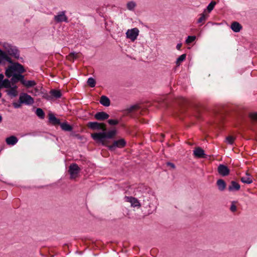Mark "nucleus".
<instances>
[{"mask_svg": "<svg viewBox=\"0 0 257 257\" xmlns=\"http://www.w3.org/2000/svg\"><path fill=\"white\" fill-rule=\"evenodd\" d=\"M2 93L0 92V98L2 97Z\"/></svg>", "mask_w": 257, "mask_h": 257, "instance_id": "obj_49", "label": "nucleus"}, {"mask_svg": "<svg viewBox=\"0 0 257 257\" xmlns=\"http://www.w3.org/2000/svg\"><path fill=\"white\" fill-rule=\"evenodd\" d=\"M126 145V141L122 138L114 141L110 145L107 144V146H104V147H107L110 151L112 152L115 151L116 148H123L125 147Z\"/></svg>", "mask_w": 257, "mask_h": 257, "instance_id": "obj_4", "label": "nucleus"}, {"mask_svg": "<svg viewBox=\"0 0 257 257\" xmlns=\"http://www.w3.org/2000/svg\"><path fill=\"white\" fill-rule=\"evenodd\" d=\"M240 189V185L235 181H231L230 184L228 187V190L229 192L237 191Z\"/></svg>", "mask_w": 257, "mask_h": 257, "instance_id": "obj_15", "label": "nucleus"}, {"mask_svg": "<svg viewBox=\"0 0 257 257\" xmlns=\"http://www.w3.org/2000/svg\"><path fill=\"white\" fill-rule=\"evenodd\" d=\"M13 64L12 67H14V70L15 72H17L18 74H21L25 72V69L24 66L18 62L11 63Z\"/></svg>", "mask_w": 257, "mask_h": 257, "instance_id": "obj_14", "label": "nucleus"}, {"mask_svg": "<svg viewBox=\"0 0 257 257\" xmlns=\"http://www.w3.org/2000/svg\"><path fill=\"white\" fill-rule=\"evenodd\" d=\"M49 121L54 125H59L61 123L60 119L52 113H49Z\"/></svg>", "mask_w": 257, "mask_h": 257, "instance_id": "obj_16", "label": "nucleus"}, {"mask_svg": "<svg viewBox=\"0 0 257 257\" xmlns=\"http://www.w3.org/2000/svg\"><path fill=\"white\" fill-rule=\"evenodd\" d=\"M36 114L41 119H43L45 117L44 111L41 108H37L36 109Z\"/></svg>", "mask_w": 257, "mask_h": 257, "instance_id": "obj_27", "label": "nucleus"}, {"mask_svg": "<svg viewBox=\"0 0 257 257\" xmlns=\"http://www.w3.org/2000/svg\"><path fill=\"white\" fill-rule=\"evenodd\" d=\"M249 116L252 120L257 121V112L250 113L249 115Z\"/></svg>", "mask_w": 257, "mask_h": 257, "instance_id": "obj_40", "label": "nucleus"}, {"mask_svg": "<svg viewBox=\"0 0 257 257\" xmlns=\"http://www.w3.org/2000/svg\"><path fill=\"white\" fill-rule=\"evenodd\" d=\"M207 16L206 14H205L204 13L202 14L201 15V17L197 20V23H202V22L205 21V20L207 18Z\"/></svg>", "mask_w": 257, "mask_h": 257, "instance_id": "obj_38", "label": "nucleus"}, {"mask_svg": "<svg viewBox=\"0 0 257 257\" xmlns=\"http://www.w3.org/2000/svg\"><path fill=\"white\" fill-rule=\"evenodd\" d=\"M196 38V37L195 36H189L185 41L186 43L189 44L195 41Z\"/></svg>", "mask_w": 257, "mask_h": 257, "instance_id": "obj_36", "label": "nucleus"}, {"mask_svg": "<svg viewBox=\"0 0 257 257\" xmlns=\"http://www.w3.org/2000/svg\"><path fill=\"white\" fill-rule=\"evenodd\" d=\"M0 57L3 59L8 62L9 63H13V61L11 57H10L6 52L2 51L0 49Z\"/></svg>", "mask_w": 257, "mask_h": 257, "instance_id": "obj_24", "label": "nucleus"}, {"mask_svg": "<svg viewBox=\"0 0 257 257\" xmlns=\"http://www.w3.org/2000/svg\"><path fill=\"white\" fill-rule=\"evenodd\" d=\"M186 57V54H183L181 55V56H180L177 58V60L176 61V65L177 66H180L181 63L183 61H184L185 60Z\"/></svg>", "mask_w": 257, "mask_h": 257, "instance_id": "obj_29", "label": "nucleus"}, {"mask_svg": "<svg viewBox=\"0 0 257 257\" xmlns=\"http://www.w3.org/2000/svg\"><path fill=\"white\" fill-rule=\"evenodd\" d=\"M181 46H182V43H178L176 46L177 49L178 50H180Z\"/></svg>", "mask_w": 257, "mask_h": 257, "instance_id": "obj_46", "label": "nucleus"}, {"mask_svg": "<svg viewBox=\"0 0 257 257\" xmlns=\"http://www.w3.org/2000/svg\"><path fill=\"white\" fill-rule=\"evenodd\" d=\"M78 58L77 54L74 52H71L67 56V59L69 61H74L75 59Z\"/></svg>", "mask_w": 257, "mask_h": 257, "instance_id": "obj_31", "label": "nucleus"}, {"mask_svg": "<svg viewBox=\"0 0 257 257\" xmlns=\"http://www.w3.org/2000/svg\"><path fill=\"white\" fill-rule=\"evenodd\" d=\"M137 108V105H134L131 106L127 110L128 112H132L134 110Z\"/></svg>", "mask_w": 257, "mask_h": 257, "instance_id": "obj_43", "label": "nucleus"}, {"mask_svg": "<svg viewBox=\"0 0 257 257\" xmlns=\"http://www.w3.org/2000/svg\"><path fill=\"white\" fill-rule=\"evenodd\" d=\"M61 129L66 132H71L73 130V127L72 125L68 123L67 122H61L59 124Z\"/></svg>", "mask_w": 257, "mask_h": 257, "instance_id": "obj_22", "label": "nucleus"}, {"mask_svg": "<svg viewBox=\"0 0 257 257\" xmlns=\"http://www.w3.org/2000/svg\"><path fill=\"white\" fill-rule=\"evenodd\" d=\"M235 201H233L231 203V205L230 206V210L232 211V212H235L236 211V205H235Z\"/></svg>", "mask_w": 257, "mask_h": 257, "instance_id": "obj_42", "label": "nucleus"}, {"mask_svg": "<svg viewBox=\"0 0 257 257\" xmlns=\"http://www.w3.org/2000/svg\"><path fill=\"white\" fill-rule=\"evenodd\" d=\"M139 33V31L136 28L128 30L126 33V38L130 39L132 41H134L137 39Z\"/></svg>", "mask_w": 257, "mask_h": 257, "instance_id": "obj_7", "label": "nucleus"}, {"mask_svg": "<svg viewBox=\"0 0 257 257\" xmlns=\"http://www.w3.org/2000/svg\"><path fill=\"white\" fill-rule=\"evenodd\" d=\"M166 165H167V166L170 167V168H171L172 169H174L176 168L175 164L174 163L170 162H167Z\"/></svg>", "mask_w": 257, "mask_h": 257, "instance_id": "obj_44", "label": "nucleus"}, {"mask_svg": "<svg viewBox=\"0 0 257 257\" xmlns=\"http://www.w3.org/2000/svg\"><path fill=\"white\" fill-rule=\"evenodd\" d=\"M15 72V71L14 70V67H12V66H10L6 69L5 72V75L7 77L10 78L11 77H13V75L14 74V73Z\"/></svg>", "mask_w": 257, "mask_h": 257, "instance_id": "obj_26", "label": "nucleus"}, {"mask_svg": "<svg viewBox=\"0 0 257 257\" xmlns=\"http://www.w3.org/2000/svg\"><path fill=\"white\" fill-rule=\"evenodd\" d=\"M217 171L219 175L223 177L228 176L230 173V170L228 167L223 164H220L217 168Z\"/></svg>", "mask_w": 257, "mask_h": 257, "instance_id": "obj_9", "label": "nucleus"}, {"mask_svg": "<svg viewBox=\"0 0 257 257\" xmlns=\"http://www.w3.org/2000/svg\"><path fill=\"white\" fill-rule=\"evenodd\" d=\"M178 103H179V105H181L187 103V101L185 98L181 97L179 99Z\"/></svg>", "mask_w": 257, "mask_h": 257, "instance_id": "obj_41", "label": "nucleus"}, {"mask_svg": "<svg viewBox=\"0 0 257 257\" xmlns=\"http://www.w3.org/2000/svg\"><path fill=\"white\" fill-rule=\"evenodd\" d=\"M81 171V169L76 163L70 164L68 168V173L70 174V178L71 179H75L76 178Z\"/></svg>", "mask_w": 257, "mask_h": 257, "instance_id": "obj_5", "label": "nucleus"}, {"mask_svg": "<svg viewBox=\"0 0 257 257\" xmlns=\"http://www.w3.org/2000/svg\"><path fill=\"white\" fill-rule=\"evenodd\" d=\"M193 155L197 158H207V155L204 153V151L201 147H197L193 151Z\"/></svg>", "mask_w": 257, "mask_h": 257, "instance_id": "obj_10", "label": "nucleus"}, {"mask_svg": "<svg viewBox=\"0 0 257 257\" xmlns=\"http://www.w3.org/2000/svg\"><path fill=\"white\" fill-rule=\"evenodd\" d=\"M216 185L220 191H223L226 187L225 181L222 179H219L217 181Z\"/></svg>", "mask_w": 257, "mask_h": 257, "instance_id": "obj_17", "label": "nucleus"}, {"mask_svg": "<svg viewBox=\"0 0 257 257\" xmlns=\"http://www.w3.org/2000/svg\"><path fill=\"white\" fill-rule=\"evenodd\" d=\"M125 199L127 202L131 203L132 206L134 207L141 206V204L137 198L132 196H125Z\"/></svg>", "mask_w": 257, "mask_h": 257, "instance_id": "obj_13", "label": "nucleus"}, {"mask_svg": "<svg viewBox=\"0 0 257 257\" xmlns=\"http://www.w3.org/2000/svg\"><path fill=\"white\" fill-rule=\"evenodd\" d=\"M136 7V4L134 1L129 2L127 3L126 5L127 9L130 11L134 10Z\"/></svg>", "mask_w": 257, "mask_h": 257, "instance_id": "obj_33", "label": "nucleus"}, {"mask_svg": "<svg viewBox=\"0 0 257 257\" xmlns=\"http://www.w3.org/2000/svg\"><path fill=\"white\" fill-rule=\"evenodd\" d=\"M107 122L109 124L111 125H115L119 123L118 120H117L116 119H108Z\"/></svg>", "mask_w": 257, "mask_h": 257, "instance_id": "obj_39", "label": "nucleus"}, {"mask_svg": "<svg viewBox=\"0 0 257 257\" xmlns=\"http://www.w3.org/2000/svg\"><path fill=\"white\" fill-rule=\"evenodd\" d=\"M54 21L58 23L63 22L68 23V18L65 15V11H61L58 13V14L54 16Z\"/></svg>", "mask_w": 257, "mask_h": 257, "instance_id": "obj_8", "label": "nucleus"}, {"mask_svg": "<svg viewBox=\"0 0 257 257\" xmlns=\"http://www.w3.org/2000/svg\"><path fill=\"white\" fill-rule=\"evenodd\" d=\"M223 119V116H221V118H220V119Z\"/></svg>", "mask_w": 257, "mask_h": 257, "instance_id": "obj_50", "label": "nucleus"}, {"mask_svg": "<svg viewBox=\"0 0 257 257\" xmlns=\"http://www.w3.org/2000/svg\"><path fill=\"white\" fill-rule=\"evenodd\" d=\"M11 81L12 83H16L20 81L22 84H24V76L21 74L14 73L11 79Z\"/></svg>", "mask_w": 257, "mask_h": 257, "instance_id": "obj_11", "label": "nucleus"}, {"mask_svg": "<svg viewBox=\"0 0 257 257\" xmlns=\"http://www.w3.org/2000/svg\"><path fill=\"white\" fill-rule=\"evenodd\" d=\"M3 47L6 50L7 55L9 54L17 59L23 60V58L20 57V51L16 46H13L7 42H4L3 43Z\"/></svg>", "mask_w": 257, "mask_h": 257, "instance_id": "obj_3", "label": "nucleus"}, {"mask_svg": "<svg viewBox=\"0 0 257 257\" xmlns=\"http://www.w3.org/2000/svg\"><path fill=\"white\" fill-rule=\"evenodd\" d=\"M2 120H3L2 116V115L0 114V122H1L2 121Z\"/></svg>", "mask_w": 257, "mask_h": 257, "instance_id": "obj_48", "label": "nucleus"}, {"mask_svg": "<svg viewBox=\"0 0 257 257\" xmlns=\"http://www.w3.org/2000/svg\"><path fill=\"white\" fill-rule=\"evenodd\" d=\"M240 181L245 184H250L252 183V179L250 176V174L247 172L246 173V176L240 178Z\"/></svg>", "mask_w": 257, "mask_h": 257, "instance_id": "obj_23", "label": "nucleus"}, {"mask_svg": "<svg viewBox=\"0 0 257 257\" xmlns=\"http://www.w3.org/2000/svg\"><path fill=\"white\" fill-rule=\"evenodd\" d=\"M11 80L8 79H3L2 83L0 84L1 88H11Z\"/></svg>", "mask_w": 257, "mask_h": 257, "instance_id": "obj_25", "label": "nucleus"}, {"mask_svg": "<svg viewBox=\"0 0 257 257\" xmlns=\"http://www.w3.org/2000/svg\"><path fill=\"white\" fill-rule=\"evenodd\" d=\"M100 103L102 105L107 107L109 106L110 104V100L108 97L105 95H102L100 97Z\"/></svg>", "mask_w": 257, "mask_h": 257, "instance_id": "obj_21", "label": "nucleus"}, {"mask_svg": "<svg viewBox=\"0 0 257 257\" xmlns=\"http://www.w3.org/2000/svg\"><path fill=\"white\" fill-rule=\"evenodd\" d=\"M42 98L46 99L47 100H49L51 99V96H50V94H49L46 92L44 91H41L40 92Z\"/></svg>", "mask_w": 257, "mask_h": 257, "instance_id": "obj_35", "label": "nucleus"}, {"mask_svg": "<svg viewBox=\"0 0 257 257\" xmlns=\"http://www.w3.org/2000/svg\"><path fill=\"white\" fill-rule=\"evenodd\" d=\"M4 76L3 74H0V82H2L3 79H4Z\"/></svg>", "mask_w": 257, "mask_h": 257, "instance_id": "obj_47", "label": "nucleus"}, {"mask_svg": "<svg viewBox=\"0 0 257 257\" xmlns=\"http://www.w3.org/2000/svg\"><path fill=\"white\" fill-rule=\"evenodd\" d=\"M34 102V100L32 96L26 93L22 92L20 94L19 102H14L12 104L14 108H18L21 107L22 104L31 105L33 104Z\"/></svg>", "mask_w": 257, "mask_h": 257, "instance_id": "obj_2", "label": "nucleus"}, {"mask_svg": "<svg viewBox=\"0 0 257 257\" xmlns=\"http://www.w3.org/2000/svg\"><path fill=\"white\" fill-rule=\"evenodd\" d=\"M87 83L90 87H94L96 84V81L93 78L89 77L87 80Z\"/></svg>", "mask_w": 257, "mask_h": 257, "instance_id": "obj_32", "label": "nucleus"}, {"mask_svg": "<svg viewBox=\"0 0 257 257\" xmlns=\"http://www.w3.org/2000/svg\"><path fill=\"white\" fill-rule=\"evenodd\" d=\"M235 138L232 136H229L226 138V141L227 143L229 145H232L233 144Z\"/></svg>", "mask_w": 257, "mask_h": 257, "instance_id": "obj_37", "label": "nucleus"}, {"mask_svg": "<svg viewBox=\"0 0 257 257\" xmlns=\"http://www.w3.org/2000/svg\"><path fill=\"white\" fill-rule=\"evenodd\" d=\"M11 89L8 91V94L9 95H11L13 97H16L18 95L17 91L16 89L17 88V86L15 85L14 87H11Z\"/></svg>", "mask_w": 257, "mask_h": 257, "instance_id": "obj_30", "label": "nucleus"}, {"mask_svg": "<svg viewBox=\"0 0 257 257\" xmlns=\"http://www.w3.org/2000/svg\"><path fill=\"white\" fill-rule=\"evenodd\" d=\"M87 126L91 130L106 131V125L104 123H100L97 121H90L87 124Z\"/></svg>", "mask_w": 257, "mask_h": 257, "instance_id": "obj_6", "label": "nucleus"}, {"mask_svg": "<svg viewBox=\"0 0 257 257\" xmlns=\"http://www.w3.org/2000/svg\"><path fill=\"white\" fill-rule=\"evenodd\" d=\"M109 117V114L104 111L97 112L94 115V118L99 121L106 120Z\"/></svg>", "mask_w": 257, "mask_h": 257, "instance_id": "obj_12", "label": "nucleus"}, {"mask_svg": "<svg viewBox=\"0 0 257 257\" xmlns=\"http://www.w3.org/2000/svg\"><path fill=\"white\" fill-rule=\"evenodd\" d=\"M242 28V26L238 22H233L231 25V30L233 32L236 33L240 32Z\"/></svg>", "mask_w": 257, "mask_h": 257, "instance_id": "obj_20", "label": "nucleus"}, {"mask_svg": "<svg viewBox=\"0 0 257 257\" xmlns=\"http://www.w3.org/2000/svg\"><path fill=\"white\" fill-rule=\"evenodd\" d=\"M71 135L75 137L78 139L82 140V137L79 134H71Z\"/></svg>", "mask_w": 257, "mask_h": 257, "instance_id": "obj_45", "label": "nucleus"}, {"mask_svg": "<svg viewBox=\"0 0 257 257\" xmlns=\"http://www.w3.org/2000/svg\"><path fill=\"white\" fill-rule=\"evenodd\" d=\"M27 88L33 87L36 85V83L34 80H28L26 81L25 80L24 84H22Z\"/></svg>", "mask_w": 257, "mask_h": 257, "instance_id": "obj_28", "label": "nucleus"}, {"mask_svg": "<svg viewBox=\"0 0 257 257\" xmlns=\"http://www.w3.org/2000/svg\"><path fill=\"white\" fill-rule=\"evenodd\" d=\"M216 2L214 1H212L207 6V11L210 13L214 9V6L216 5Z\"/></svg>", "mask_w": 257, "mask_h": 257, "instance_id": "obj_34", "label": "nucleus"}, {"mask_svg": "<svg viewBox=\"0 0 257 257\" xmlns=\"http://www.w3.org/2000/svg\"><path fill=\"white\" fill-rule=\"evenodd\" d=\"M49 93L51 96V99L53 98H59L62 96V93L60 90L51 89Z\"/></svg>", "mask_w": 257, "mask_h": 257, "instance_id": "obj_18", "label": "nucleus"}, {"mask_svg": "<svg viewBox=\"0 0 257 257\" xmlns=\"http://www.w3.org/2000/svg\"><path fill=\"white\" fill-rule=\"evenodd\" d=\"M6 142L8 145L14 146L18 142V139L15 136H11L6 139Z\"/></svg>", "mask_w": 257, "mask_h": 257, "instance_id": "obj_19", "label": "nucleus"}, {"mask_svg": "<svg viewBox=\"0 0 257 257\" xmlns=\"http://www.w3.org/2000/svg\"><path fill=\"white\" fill-rule=\"evenodd\" d=\"M117 134V131L113 129L108 132L103 131L91 134V137L96 143L101 144L103 146H107L109 142L106 139H113Z\"/></svg>", "mask_w": 257, "mask_h": 257, "instance_id": "obj_1", "label": "nucleus"}]
</instances>
